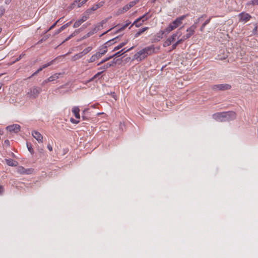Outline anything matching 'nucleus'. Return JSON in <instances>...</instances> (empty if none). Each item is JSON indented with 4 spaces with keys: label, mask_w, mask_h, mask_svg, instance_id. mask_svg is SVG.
Wrapping results in <instances>:
<instances>
[{
    "label": "nucleus",
    "mask_w": 258,
    "mask_h": 258,
    "mask_svg": "<svg viewBox=\"0 0 258 258\" xmlns=\"http://www.w3.org/2000/svg\"><path fill=\"white\" fill-rule=\"evenodd\" d=\"M236 117V114L234 111L217 112L212 115L214 119L220 122L229 121L234 119Z\"/></svg>",
    "instance_id": "obj_1"
},
{
    "label": "nucleus",
    "mask_w": 258,
    "mask_h": 258,
    "mask_svg": "<svg viewBox=\"0 0 258 258\" xmlns=\"http://www.w3.org/2000/svg\"><path fill=\"white\" fill-rule=\"evenodd\" d=\"M154 45L147 46L135 54L134 55V59L141 61L148 55L152 54L154 52Z\"/></svg>",
    "instance_id": "obj_2"
},
{
    "label": "nucleus",
    "mask_w": 258,
    "mask_h": 258,
    "mask_svg": "<svg viewBox=\"0 0 258 258\" xmlns=\"http://www.w3.org/2000/svg\"><path fill=\"white\" fill-rule=\"evenodd\" d=\"M41 91V88L38 86H33L29 89L27 92V95L30 98L35 99L38 96Z\"/></svg>",
    "instance_id": "obj_3"
},
{
    "label": "nucleus",
    "mask_w": 258,
    "mask_h": 258,
    "mask_svg": "<svg viewBox=\"0 0 258 258\" xmlns=\"http://www.w3.org/2000/svg\"><path fill=\"white\" fill-rule=\"evenodd\" d=\"M188 16V14L184 15L181 17L177 18L172 23L169 25L173 28V29H175L179 26L182 23V21Z\"/></svg>",
    "instance_id": "obj_4"
},
{
    "label": "nucleus",
    "mask_w": 258,
    "mask_h": 258,
    "mask_svg": "<svg viewBox=\"0 0 258 258\" xmlns=\"http://www.w3.org/2000/svg\"><path fill=\"white\" fill-rule=\"evenodd\" d=\"M231 88V85L228 84L214 85L211 86L212 89L216 91L227 90L230 89Z\"/></svg>",
    "instance_id": "obj_5"
},
{
    "label": "nucleus",
    "mask_w": 258,
    "mask_h": 258,
    "mask_svg": "<svg viewBox=\"0 0 258 258\" xmlns=\"http://www.w3.org/2000/svg\"><path fill=\"white\" fill-rule=\"evenodd\" d=\"M197 26L196 24L192 25L190 27L186 30L187 33L182 36L183 39L185 40L186 39L190 38L193 35L195 32V30L197 29Z\"/></svg>",
    "instance_id": "obj_6"
},
{
    "label": "nucleus",
    "mask_w": 258,
    "mask_h": 258,
    "mask_svg": "<svg viewBox=\"0 0 258 258\" xmlns=\"http://www.w3.org/2000/svg\"><path fill=\"white\" fill-rule=\"evenodd\" d=\"M21 126L18 124H14L7 126L6 130L12 133H18L20 131Z\"/></svg>",
    "instance_id": "obj_7"
},
{
    "label": "nucleus",
    "mask_w": 258,
    "mask_h": 258,
    "mask_svg": "<svg viewBox=\"0 0 258 258\" xmlns=\"http://www.w3.org/2000/svg\"><path fill=\"white\" fill-rule=\"evenodd\" d=\"M177 36V33L173 34L170 37H169L163 43L164 47H167L171 45V44L174 42Z\"/></svg>",
    "instance_id": "obj_8"
},
{
    "label": "nucleus",
    "mask_w": 258,
    "mask_h": 258,
    "mask_svg": "<svg viewBox=\"0 0 258 258\" xmlns=\"http://www.w3.org/2000/svg\"><path fill=\"white\" fill-rule=\"evenodd\" d=\"M17 172L21 174H31L33 172V169H25L23 166H19L17 168Z\"/></svg>",
    "instance_id": "obj_9"
},
{
    "label": "nucleus",
    "mask_w": 258,
    "mask_h": 258,
    "mask_svg": "<svg viewBox=\"0 0 258 258\" xmlns=\"http://www.w3.org/2000/svg\"><path fill=\"white\" fill-rule=\"evenodd\" d=\"M239 18V21L246 22L249 21L251 18V16L248 13H244L243 12L240 13L238 15Z\"/></svg>",
    "instance_id": "obj_10"
},
{
    "label": "nucleus",
    "mask_w": 258,
    "mask_h": 258,
    "mask_svg": "<svg viewBox=\"0 0 258 258\" xmlns=\"http://www.w3.org/2000/svg\"><path fill=\"white\" fill-rule=\"evenodd\" d=\"M55 59H53V60H52L51 61H49V62L47 63H45L44 64H43L42 66H41L40 68H39L37 71H36L35 72H34L32 75L30 77L31 78V77L32 76H35L37 74H38V73H39L40 71H41L43 69L51 66V64H53L54 61H55Z\"/></svg>",
    "instance_id": "obj_11"
},
{
    "label": "nucleus",
    "mask_w": 258,
    "mask_h": 258,
    "mask_svg": "<svg viewBox=\"0 0 258 258\" xmlns=\"http://www.w3.org/2000/svg\"><path fill=\"white\" fill-rule=\"evenodd\" d=\"M109 18H106L103 20L100 23L96 25L95 27L92 29L94 32L95 33L98 30H100L103 28V25L105 24L108 20Z\"/></svg>",
    "instance_id": "obj_12"
},
{
    "label": "nucleus",
    "mask_w": 258,
    "mask_h": 258,
    "mask_svg": "<svg viewBox=\"0 0 258 258\" xmlns=\"http://www.w3.org/2000/svg\"><path fill=\"white\" fill-rule=\"evenodd\" d=\"M32 135L38 143L43 142V136L40 133L37 131H34L32 132Z\"/></svg>",
    "instance_id": "obj_13"
},
{
    "label": "nucleus",
    "mask_w": 258,
    "mask_h": 258,
    "mask_svg": "<svg viewBox=\"0 0 258 258\" xmlns=\"http://www.w3.org/2000/svg\"><path fill=\"white\" fill-rule=\"evenodd\" d=\"M117 60L113 59L112 61H111L110 62L107 63L106 64L104 65L103 66L100 67L99 68V70H103V71H105L108 68L111 67H114L116 64Z\"/></svg>",
    "instance_id": "obj_14"
},
{
    "label": "nucleus",
    "mask_w": 258,
    "mask_h": 258,
    "mask_svg": "<svg viewBox=\"0 0 258 258\" xmlns=\"http://www.w3.org/2000/svg\"><path fill=\"white\" fill-rule=\"evenodd\" d=\"M134 48V46H132L131 48H128L126 50H125V48H123V49H121V50L117 52L113 55H111V56H112V58L114 57H119V56L122 55L124 53L128 52V51H130L131 50L133 49Z\"/></svg>",
    "instance_id": "obj_15"
},
{
    "label": "nucleus",
    "mask_w": 258,
    "mask_h": 258,
    "mask_svg": "<svg viewBox=\"0 0 258 258\" xmlns=\"http://www.w3.org/2000/svg\"><path fill=\"white\" fill-rule=\"evenodd\" d=\"M88 19V17L84 16L81 19L76 21L74 24V28H78L84 22L86 21Z\"/></svg>",
    "instance_id": "obj_16"
},
{
    "label": "nucleus",
    "mask_w": 258,
    "mask_h": 258,
    "mask_svg": "<svg viewBox=\"0 0 258 258\" xmlns=\"http://www.w3.org/2000/svg\"><path fill=\"white\" fill-rule=\"evenodd\" d=\"M101 57V55L98 52H97L90 57V58L88 60V62H93L95 61L96 59H98Z\"/></svg>",
    "instance_id": "obj_17"
},
{
    "label": "nucleus",
    "mask_w": 258,
    "mask_h": 258,
    "mask_svg": "<svg viewBox=\"0 0 258 258\" xmlns=\"http://www.w3.org/2000/svg\"><path fill=\"white\" fill-rule=\"evenodd\" d=\"M72 112L77 118H78V119L80 118V113H79L80 109L78 107H77V106L74 107L72 109Z\"/></svg>",
    "instance_id": "obj_18"
},
{
    "label": "nucleus",
    "mask_w": 258,
    "mask_h": 258,
    "mask_svg": "<svg viewBox=\"0 0 258 258\" xmlns=\"http://www.w3.org/2000/svg\"><path fill=\"white\" fill-rule=\"evenodd\" d=\"M6 162L7 164L10 166H16L18 164L17 161L12 159H6Z\"/></svg>",
    "instance_id": "obj_19"
},
{
    "label": "nucleus",
    "mask_w": 258,
    "mask_h": 258,
    "mask_svg": "<svg viewBox=\"0 0 258 258\" xmlns=\"http://www.w3.org/2000/svg\"><path fill=\"white\" fill-rule=\"evenodd\" d=\"M88 0H76L73 3V6H77L78 8H80Z\"/></svg>",
    "instance_id": "obj_20"
},
{
    "label": "nucleus",
    "mask_w": 258,
    "mask_h": 258,
    "mask_svg": "<svg viewBox=\"0 0 258 258\" xmlns=\"http://www.w3.org/2000/svg\"><path fill=\"white\" fill-rule=\"evenodd\" d=\"M82 30V28H81L80 29H78V30H76L73 33H72L69 36H68L67 38H66L65 39V40L63 41V42H64L66 41H68L69 40H70V39H71L72 37H74L75 36H76L78 33L80 32V31Z\"/></svg>",
    "instance_id": "obj_21"
},
{
    "label": "nucleus",
    "mask_w": 258,
    "mask_h": 258,
    "mask_svg": "<svg viewBox=\"0 0 258 258\" xmlns=\"http://www.w3.org/2000/svg\"><path fill=\"white\" fill-rule=\"evenodd\" d=\"M130 8H129L128 5H126L123 7L122 9H119L117 12V15H120L121 14L124 13V12L127 11Z\"/></svg>",
    "instance_id": "obj_22"
},
{
    "label": "nucleus",
    "mask_w": 258,
    "mask_h": 258,
    "mask_svg": "<svg viewBox=\"0 0 258 258\" xmlns=\"http://www.w3.org/2000/svg\"><path fill=\"white\" fill-rule=\"evenodd\" d=\"M144 22H142L141 18H138L132 24L131 27H132L133 25H135V26L137 28L140 27Z\"/></svg>",
    "instance_id": "obj_23"
},
{
    "label": "nucleus",
    "mask_w": 258,
    "mask_h": 258,
    "mask_svg": "<svg viewBox=\"0 0 258 258\" xmlns=\"http://www.w3.org/2000/svg\"><path fill=\"white\" fill-rule=\"evenodd\" d=\"M149 29V27H146L140 29L135 34V38H137L140 36L141 34H142L145 31Z\"/></svg>",
    "instance_id": "obj_24"
},
{
    "label": "nucleus",
    "mask_w": 258,
    "mask_h": 258,
    "mask_svg": "<svg viewBox=\"0 0 258 258\" xmlns=\"http://www.w3.org/2000/svg\"><path fill=\"white\" fill-rule=\"evenodd\" d=\"M104 2L103 1H101L100 2H99V3L96 4V5H94L91 8V11H95L97 9H98V8L101 7L102 6H103V5H104Z\"/></svg>",
    "instance_id": "obj_25"
},
{
    "label": "nucleus",
    "mask_w": 258,
    "mask_h": 258,
    "mask_svg": "<svg viewBox=\"0 0 258 258\" xmlns=\"http://www.w3.org/2000/svg\"><path fill=\"white\" fill-rule=\"evenodd\" d=\"M107 45H104L100 49V51H99L98 52L100 53L101 56L107 52Z\"/></svg>",
    "instance_id": "obj_26"
},
{
    "label": "nucleus",
    "mask_w": 258,
    "mask_h": 258,
    "mask_svg": "<svg viewBox=\"0 0 258 258\" xmlns=\"http://www.w3.org/2000/svg\"><path fill=\"white\" fill-rule=\"evenodd\" d=\"M164 35V32H163L161 31H159L158 33H157L156 34V35H155V40L158 41H160V39H161L162 38H163V36Z\"/></svg>",
    "instance_id": "obj_27"
},
{
    "label": "nucleus",
    "mask_w": 258,
    "mask_h": 258,
    "mask_svg": "<svg viewBox=\"0 0 258 258\" xmlns=\"http://www.w3.org/2000/svg\"><path fill=\"white\" fill-rule=\"evenodd\" d=\"M118 39V37H116L114 38H113L109 41H108L107 42H106L104 45H107L108 47L112 44H113L114 43H116V40Z\"/></svg>",
    "instance_id": "obj_28"
},
{
    "label": "nucleus",
    "mask_w": 258,
    "mask_h": 258,
    "mask_svg": "<svg viewBox=\"0 0 258 258\" xmlns=\"http://www.w3.org/2000/svg\"><path fill=\"white\" fill-rule=\"evenodd\" d=\"M60 75V74L56 73V74L51 76L50 77H49L48 78V81H50V82L53 81L59 78V76Z\"/></svg>",
    "instance_id": "obj_29"
},
{
    "label": "nucleus",
    "mask_w": 258,
    "mask_h": 258,
    "mask_svg": "<svg viewBox=\"0 0 258 258\" xmlns=\"http://www.w3.org/2000/svg\"><path fill=\"white\" fill-rule=\"evenodd\" d=\"M184 41V40L182 37L180 39L178 40L177 42L172 45V49H175L178 44L182 43Z\"/></svg>",
    "instance_id": "obj_30"
},
{
    "label": "nucleus",
    "mask_w": 258,
    "mask_h": 258,
    "mask_svg": "<svg viewBox=\"0 0 258 258\" xmlns=\"http://www.w3.org/2000/svg\"><path fill=\"white\" fill-rule=\"evenodd\" d=\"M126 43H127V41L120 43L119 45H117L113 48L112 51H114L119 50V49H120L122 47H123Z\"/></svg>",
    "instance_id": "obj_31"
},
{
    "label": "nucleus",
    "mask_w": 258,
    "mask_h": 258,
    "mask_svg": "<svg viewBox=\"0 0 258 258\" xmlns=\"http://www.w3.org/2000/svg\"><path fill=\"white\" fill-rule=\"evenodd\" d=\"M211 19V17L209 18L208 19L206 20L205 21V22L203 24V25H202V26L201 27V28H200V31L201 32H203L204 31L205 26L210 23Z\"/></svg>",
    "instance_id": "obj_32"
},
{
    "label": "nucleus",
    "mask_w": 258,
    "mask_h": 258,
    "mask_svg": "<svg viewBox=\"0 0 258 258\" xmlns=\"http://www.w3.org/2000/svg\"><path fill=\"white\" fill-rule=\"evenodd\" d=\"M172 30H173V28L169 25L164 30H162V31L164 32V34H167Z\"/></svg>",
    "instance_id": "obj_33"
},
{
    "label": "nucleus",
    "mask_w": 258,
    "mask_h": 258,
    "mask_svg": "<svg viewBox=\"0 0 258 258\" xmlns=\"http://www.w3.org/2000/svg\"><path fill=\"white\" fill-rule=\"evenodd\" d=\"M207 17V15L205 14L202 15L200 17L198 18L196 21H195V23L194 24H196V26H197V24L200 23L201 21H202V19L205 18Z\"/></svg>",
    "instance_id": "obj_34"
},
{
    "label": "nucleus",
    "mask_w": 258,
    "mask_h": 258,
    "mask_svg": "<svg viewBox=\"0 0 258 258\" xmlns=\"http://www.w3.org/2000/svg\"><path fill=\"white\" fill-rule=\"evenodd\" d=\"M92 49V47L91 46H89L87 48L84 49L82 52L81 54H83V55L87 54L89 52H90Z\"/></svg>",
    "instance_id": "obj_35"
},
{
    "label": "nucleus",
    "mask_w": 258,
    "mask_h": 258,
    "mask_svg": "<svg viewBox=\"0 0 258 258\" xmlns=\"http://www.w3.org/2000/svg\"><path fill=\"white\" fill-rule=\"evenodd\" d=\"M152 15H150V12H148L146 13H145L144 15H143V17H146V18L142 20L143 22H144L146 21H147L149 20L150 18H151Z\"/></svg>",
    "instance_id": "obj_36"
},
{
    "label": "nucleus",
    "mask_w": 258,
    "mask_h": 258,
    "mask_svg": "<svg viewBox=\"0 0 258 258\" xmlns=\"http://www.w3.org/2000/svg\"><path fill=\"white\" fill-rule=\"evenodd\" d=\"M27 147L28 151L31 153V154H34V150L32 147V145L30 143H27Z\"/></svg>",
    "instance_id": "obj_37"
},
{
    "label": "nucleus",
    "mask_w": 258,
    "mask_h": 258,
    "mask_svg": "<svg viewBox=\"0 0 258 258\" xmlns=\"http://www.w3.org/2000/svg\"><path fill=\"white\" fill-rule=\"evenodd\" d=\"M112 58V56H109V57H106L105 58H104V59L102 60L100 62H99L98 64H97V66H100L101 65V64L103 63L104 62L109 60V59H110L111 58Z\"/></svg>",
    "instance_id": "obj_38"
},
{
    "label": "nucleus",
    "mask_w": 258,
    "mask_h": 258,
    "mask_svg": "<svg viewBox=\"0 0 258 258\" xmlns=\"http://www.w3.org/2000/svg\"><path fill=\"white\" fill-rule=\"evenodd\" d=\"M131 24V22H128L126 23L125 24H124L123 26H122L121 28H120L116 32H119L120 31H122L124 30L125 28H126L130 24Z\"/></svg>",
    "instance_id": "obj_39"
},
{
    "label": "nucleus",
    "mask_w": 258,
    "mask_h": 258,
    "mask_svg": "<svg viewBox=\"0 0 258 258\" xmlns=\"http://www.w3.org/2000/svg\"><path fill=\"white\" fill-rule=\"evenodd\" d=\"M247 5H253V6H254V5H258V0H252V1H251L250 2H249L248 3H247Z\"/></svg>",
    "instance_id": "obj_40"
},
{
    "label": "nucleus",
    "mask_w": 258,
    "mask_h": 258,
    "mask_svg": "<svg viewBox=\"0 0 258 258\" xmlns=\"http://www.w3.org/2000/svg\"><path fill=\"white\" fill-rule=\"evenodd\" d=\"M95 33L94 32V31L92 30L91 31H90V32H89L87 34H86L84 37H83V38H87L90 36H91V35H92L93 34H94Z\"/></svg>",
    "instance_id": "obj_41"
},
{
    "label": "nucleus",
    "mask_w": 258,
    "mask_h": 258,
    "mask_svg": "<svg viewBox=\"0 0 258 258\" xmlns=\"http://www.w3.org/2000/svg\"><path fill=\"white\" fill-rule=\"evenodd\" d=\"M103 71H102V72H98L97 73L96 75H95L91 79H90V81H93L95 79L97 78V77H98L102 73H103Z\"/></svg>",
    "instance_id": "obj_42"
},
{
    "label": "nucleus",
    "mask_w": 258,
    "mask_h": 258,
    "mask_svg": "<svg viewBox=\"0 0 258 258\" xmlns=\"http://www.w3.org/2000/svg\"><path fill=\"white\" fill-rule=\"evenodd\" d=\"M83 56H84V55H83V54H81V52L76 54L74 56V57L75 59H78L80 58L81 57H82Z\"/></svg>",
    "instance_id": "obj_43"
},
{
    "label": "nucleus",
    "mask_w": 258,
    "mask_h": 258,
    "mask_svg": "<svg viewBox=\"0 0 258 258\" xmlns=\"http://www.w3.org/2000/svg\"><path fill=\"white\" fill-rule=\"evenodd\" d=\"M5 12V9L4 8V7H0V17H1L4 14Z\"/></svg>",
    "instance_id": "obj_44"
},
{
    "label": "nucleus",
    "mask_w": 258,
    "mask_h": 258,
    "mask_svg": "<svg viewBox=\"0 0 258 258\" xmlns=\"http://www.w3.org/2000/svg\"><path fill=\"white\" fill-rule=\"evenodd\" d=\"M137 4L136 1H132L128 5L129 8L131 9L132 7H134Z\"/></svg>",
    "instance_id": "obj_45"
},
{
    "label": "nucleus",
    "mask_w": 258,
    "mask_h": 258,
    "mask_svg": "<svg viewBox=\"0 0 258 258\" xmlns=\"http://www.w3.org/2000/svg\"><path fill=\"white\" fill-rule=\"evenodd\" d=\"M61 18L58 19L57 21H56L49 29L48 30H51L53 28H54V27L55 26V25H56V24L60 20Z\"/></svg>",
    "instance_id": "obj_46"
},
{
    "label": "nucleus",
    "mask_w": 258,
    "mask_h": 258,
    "mask_svg": "<svg viewBox=\"0 0 258 258\" xmlns=\"http://www.w3.org/2000/svg\"><path fill=\"white\" fill-rule=\"evenodd\" d=\"M71 121L73 123H75V124H78L79 122V120H76V119H74L73 118H71Z\"/></svg>",
    "instance_id": "obj_47"
},
{
    "label": "nucleus",
    "mask_w": 258,
    "mask_h": 258,
    "mask_svg": "<svg viewBox=\"0 0 258 258\" xmlns=\"http://www.w3.org/2000/svg\"><path fill=\"white\" fill-rule=\"evenodd\" d=\"M72 23V21L71 22H69L68 23H67V24L63 25L62 26V28H64V29L67 28L68 27H69Z\"/></svg>",
    "instance_id": "obj_48"
},
{
    "label": "nucleus",
    "mask_w": 258,
    "mask_h": 258,
    "mask_svg": "<svg viewBox=\"0 0 258 258\" xmlns=\"http://www.w3.org/2000/svg\"><path fill=\"white\" fill-rule=\"evenodd\" d=\"M64 29V28H62V26L59 29H58L56 32H55V34H59L60 32H61L62 31H63V30Z\"/></svg>",
    "instance_id": "obj_49"
},
{
    "label": "nucleus",
    "mask_w": 258,
    "mask_h": 258,
    "mask_svg": "<svg viewBox=\"0 0 258 258\" xmlns=\"http://www.w3.org/2000/svg\"><path fill=\"white\" fill-rule=\"evenodd\" d=\"M5 145H6L7 147H9L10 145V142L9 140H6L4 142Z\"/></svg>",
    "instance_id": "obj_50"
},
{
    "label": "nucleus",
    "mask_w": 258,
    "mask_h": 258,
    "mask_svg": "<svg viewBox=\"0 0 258 258\" xmlns=\"http://www.w3.org/2000/svg\"><path fill=\"white\" fill-rule=\"evenodd\" d=\"M47 149L49 150V151H52V146L50 145V144H48L47 145Z\"/></svg>",
    "instance_id": "obj_51"
},
{
    "label": "nucleus",
    "mask_w": 258,
    "mask_h": 258,
    "mask_svg": "<svg viewBox=\"0 0 258 258\" xmlns=\"http://www.w3.org/2000/svg\"><path fill=\"white\" fill-rule=\"evenodd\" d=\"M4 190V187L2 185H0V195H2Z\"/></svg>",
    "instance_id": "obj_52"
},
{
    "label": "nucleus",
    "mask_w": 258,
    "mask_h": 258,
    "mask_svg": "<svg viewBox=\"0 0 258 258\" xmlns=\"http://www.w3.org/2000/svg\"><path fill=\"white\" fill-rule=\"evenodd\" d=\"M24 55V54H21L16 60L15 61H18Z\"/></svg>",
    "instance_id": "obj_53"
},
{
    "label": "nucleus",
    "mask_w": 258,
    "mask_h": 258,
    "mask_svg": "<svg viewBox=\"0 0 258 258\" xmlns=\"http://www.w3.org/2000/svg\"><path fill=\"white\" fill-rule=\"evenodd\" d=\"M50 81H48V79H46V80H45L44 81H43V82L42 83V85H45V84L47 83L48 82H49Z\"/></svg>",
    "instance_id": "obj_54"
},
{
    "label": "nucleus",
    "mask_w": 258,
    "mask_h": 258,
    "mask_svg": "<svg viewBox=\"0 0 258 258\" xmlns=\"http://www.w3.org/2000/svg\"><path fill=\"white\" fill-rule=\"evenodd\" d=\"M256 30H257V26L255 25L254 28L253 30V33H255L256 31Z\"/></svg>",
    "instance_id": "obj_55"
},
{
    "label": "nucleus",
    "mask_w": 258,
    "mask_h": 258,
    "mask_svg": "<svg viewBox=\"0 0 258 258\" xmlns=\"http://www.w3.org/2000/svg\"><path fill=\"white\" fill-rule=\"evenodd\" d=\"M10 0H6V1H5V3H6V4H9V3H10Z\"/></svg>",
    "instance_id": "obj_56"
},
{
    "label": "nucleus",
    "mask_w": 258,
    "mask_h": 258,
    "mask_svg": "<svg viewBox=\"0 0 258 258\" xmlns=\"http://www.w3.org/2000/svg\"><path fill=\"white\" fill-rule=\"evenodd\" d=\"M140 18H141V21H142L143 20L145 19L146 18V17H143V15L140 17H139Z\"/></svg>",
    "instance_id": "obj_57"
},
{
    "label": "nucleus",
    "mask_w": 258,
    "mask_h": 258,
    "mask_svg": "<svg viewBox=\"0 0 258 258\" xmlns=\"http://www.w3.org/2000/svg\"><path fill=\"white\" fill-rule=\"evenodd\" d=\"M110 30H111V29H110V30L105 32L104 33H103L102 35H101V36L104 35V34H106V33H107L109 31H110Z\"/></svg>",
    "instance_id": "obj_58"
},
{
    "label": "nucleus",
    "mask_w": 258,
    "mask_h": 258,
    "mask_svg": "<svg viewBox=\"0 0 258 258\" xmlns=\"http://www.w3.org/2000/svg\"><path fill=\"white\" fill-rule=\"evenodd\" d=\"M91 107H93V108H95V105H92L91 106Z\"/></svg>",
    "instance_id": "obj_59"
},
{
    "label": "nucleus",
    "mask_w": 258,
    "mask_h": 258,
    "mask_svg": "<svg viewBox=\"0 0 258 258\" xmlns=\"http://www.w3.org/2000/svg\"><path fill=\"white\" fill-rule=\"evenodd\" d=\"M2 86V84L0 83V89L1 88Z\"/></svg>",
    "instance_id": "obj_60"
},
{
    "label": "nucleus",
    "mask_w": 258,
    "mask_h": 258,
    "mask_svg": "<svg viewBox=\"0 0 258 258\" xmlns=\"http://www.w3.org/2000/svg\"><path fill=\"white\" fill-rule=\"evenodd\" d=\"M103 113H98V115H100V114H103Z\"/></svg>",
    "instance_id": "obj_61"
},
{
    "label": "nucleus",
    "mask_w": 258,
    "mask_h": 258,
    "mask_svg": "<svg viewBox=\"0 0 258 258\" xmlns=\"http://www.w3.org/2000/svg\"><path fill=\"white\" fill-rule=\"evenodd\" d=\"M82 118H83V119H85V117L83 115L82 116Z\"/></svg>",
    "instance_id": "obj_62"
},
{
    "label": "nucleus",
    "mask_w": 258,
    "mask_h": 258,
    "mask_svg": "<svg viewBox=\"0 0 258 258\" xmlns=\"http://www.w3.org/2000/svg\"><path fill=\"white\" fill-rule=\"evenodd\" d=\"M3 75V74H0V77Z\"/></svg>",
    "instance_id": "obj_63"
},
{
    "label": "nucleus",
    "mask_w": 258,
    "mask_h": 258,
    "mask_svg": "<svg viewBox=\"0 0 258 258\" xmlns=\"http://www.w3.org/2000/svg\"><path fill=\"white\" fill-rule=\"evenodd\" d=\"M2 31V28H0V33Z\"/></svg>",
    "instance_id": "obj_64"
}]
</instances>
